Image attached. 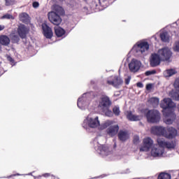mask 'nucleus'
<instances>
[{
    "instance_id": "e433bc0d",
    "label": "nucleus",
    "mask_w": 179,
    "mask_h": 179,
    "mask_svg": "<svg viewBox=\"0 0 179 179\" xmlns=\"http://www.w3.org/2000/svg\"><path fill=\"white\" fill-rule=\"evenodd\" d=\"M173 51L179 52V41L175 43V45L173 46Z\"/></svg>"
},
{
    "instance_id": "de8ad7c7",
    "label": "nucleus",
    "mask_w": 179,
    "mask_h": 179,
    "mask_svg": "<svg viewBox=\"0 0 179 179\" xmlns=\"http://www.w3.org/2000/svg\"><path fill=\"white\" fill-rule=\"evenodd\" d=\"M136 86H137V87L142 88V87H143V84L141 82H138L136 83Z\"/></svg>"
},
{
    "instance_id": "3c124183",
    "label": "nucleus",
    "mask_w": 179,
    "mask_h": 179,
    "mask_svg": "<svg viewBox=\"0 0 179 179\" xmlns=\"http://www.w3.org/2000/svg\"><path fill=\"white\" fill-rule=\"evenodd\" d=\"M79 100H80V99H79L78 100V103H77V106L79 107V103H80V101H79Z\"/></svg>"
},
{
    "instance_id": "473e14b6",
    "label": "nucleus",
    "mask_w": 179,
    "mask_h": 179,
    "mask_svg": "<svg viewBox=\"0 0 179 179\" xmlns=\"http://www.w3.org/2000/svg\"><path fill=\"white\" fill-rule=\"evenodd\" d=\"M27 17H29V15L26 13H22L20 15V19L21 22H24V20L27 19Z\"/></svg>"
},
{
    "instance_id": "7c9ffc66",
    "label": "nucleus",
    "mask_w": 179,
    "mask_h": 179,
    "mask_svg": "<svg viewBox=\"0 0 179 179\" xmlns=\"http://www.w3.org/2000/svg\"><path fill=\"white\" fill-rule=\"evenodd\" d=\"M172 98L173 100H176L177 101H179V90H176L172 94Z\"/></svg>"
},
{
    "instance_id": "49530a36",
    "label": "nucleus",
    "mask_w": 179,
    "mask_h": 179,
    "mask_svg": "<svg viewBox=\"0 0 179 179\" xmlns=\"http://www.w3.org/2000/svg\"><path fill=\"white\" fill-rule=\"evenodd\" d=\"M106 115H108V117H111L113 115V112L110 110H108L106 113Z\"/></svg>"
},
{
    "instance_id": "0eeeda50",
    "label": "nucleus",
    "mask_w": 179,
    "mask_h": 179,
    "mask_svg": "<svg viewBox=\"0 0 179 179\" xmlns=\"http://www.w3.org/2000/svg\"><path fill=\"white\" fill-rule=\"evenodd\" d=\"M153 146V140L150 137L145 138L143 140V146L140 148V152H149Z\"/></svg>"
},
{
    "instance_id": "4468645a",
    "label": "nucleus",
    "mask_w": 179,
    "mask_h": 179,
    "mask_svg": "<svg viewBox=\"0 0 179 179\" xmlns=\"http://www.w3.org/2000/svg\"><path fill=\"white\" fill-rule=\"evenodd\" d=\"M17 33L20 38H26L27 33H29V29H27V27L24 24H21L17 28Z\"/></svg>"
},
{
    "instance_id": "f8f14e48",
    "label": "nucleus",
    "mask_w": 179,
    "mask_h": 179,
    "mask_svg": "<svg viewBox=\"0 0 179 179\" xmlns=\"http://www.w3.org/2000/svg\"><path fill=\"white\" fill-rule=\"evenodd\" d=\"M42 30L43 35L47 38H52V29L51 27H48L47 24L43 23L42 24Z\"/></svg>"
},
{
    "instance_id": "6e6552de",
    "label": "nucleus",
    "mask_w": 179,
    "mask_h": 179,
    "mask_svg": "<svg viewBox=\"0 0 179 179\" xmlns=\"http://www.w3.org/2000/svg\"><path fill=\"white\" fill-rule=\"evenodd\" d=\"M166 128L163 126H154L151 128V132L157 136H164L165 138Z\"/></svg>"
},
{
    "instance_id": "7ed1b4c3",
    "label": "nucleus",
    "mask_w": 179,
    "mask_h": 179,
    "mask_svg": "<svg viewBox=\"0 0 179 179\" xmlns=\"http://www.w3.org/2000/svg\"><path fill=\"white\" fill-rule=\"evenodd\" d=\"M48 17L50 23L55 26H59L62 22V18H61V16L54 11L48 13Z\"/></svg>"
},
{
    "instance_id": "9d476101",
    "label": "nucleus",
    "mask_w": 179,
    "mask_h": 179,
    "mask_svg": "<svg viewBox=\"0 0 179 179\" xmlns=\"http://www.w3.org/2000/svg\"><path fill=\"white\" fill-rule=\"evenodd\" d=\"M178 135V131L173 127H168L165 132L166 139H174Z\"/></svg>"
},
{
    "instance_id": "4be33fe9",
    "label": "nucleus",
    "mask_w": 179,
    "mask_h": 179,
    "mask_svg": "<svg viewBox=\"0 0 179 179\" xmlns=\"http://www.w3.org/2000/svg\"><path fill=\"white\" fill-rule=\"evenodd\" d=\"M123 81L121 78L118 76H115L113 78V84H114V87H118V86H121L122 85Z\"/></svg>"
},
{
    "instance_id": "bb28decb",
    "label": "nucleus",
    "mask_w": 179,
    "mask_h": 179,
    "mask_svg": "<svg viewBox=\"0 0 179 179\" xmlns=\"http://www.w3.org/2000/svg\"><path fill=\"white\" fill-rule=\"evenodd\" d=\"M158 179H171V175L168 173L162 172L158 176Z\"/></svg>"
},
{
    "instance_id": "c03bdc74",
    "label": "nucleus",
    "mask_w": 179,
    "mask_h": 179,
    "mask_svg": "<svg viewBox=\"0 0 179 179\" xmlns=\"http://www.w3.org/2000/svg\"><path fill=\"white\" fill-rule=\"evenodd\" d=\"M13 40L14 41H16V43H19V36H16V35L13 36Z\"/></svg>"
},
{
    "instance_id": "9b49d317",
    "label": "nucleus",
    "mask_w": 179,
    "mask_h": 179,
    "mask_svg": "<svg viewBox=\"0 0 179 179\" xmlns=\"http://www.w3.org/2000/svg\"><path fill=\"white\" fill-rule=\"evenodd\" d=\"M129 69L130 72H138V70L141 69V62L133 59L129 64Z\"/></svg>"
},
{
    "instance_id": "603ef678",
    "label": "nucleus",
    "mask_w": 179,
    "mask_h": 179,
    "mask_svg": "<svg viewBox=\"0 0 179 179\" xmlns=\"http://www.w3.org/2000/svg\"><path fill=\"white\" fill-rule=\"evenodd\" d=\"M117 147V144L115 143L114 145V148H116Z\"/></svg>"
},
{
    "instance_id": "393cba45",
    "label": "nucleus",
    "mask_w": 179,
    "mask_h": 179,
    "mask_svg": "<svg viewBox=\"0 0 179 179\" xmlns=\"http://www.w3.org/2000/svg\"><path fill=\"white\" fill-rule=\"evenodd\" d=\"M177 72H176V70L171 69H168L164 71V76L166 78H170V76H173V75H176Z\"/></svg>"
},
{
    "instance_id": "79ce46f5",
    "label": "nucleus",
    "mask_w": 179,
    "mask_h": 179,
    "mask_svg": "<svg viewBox=\"0 0 179 179\" xmlns=\"http://www.w3.org/2000/svg\"><path fill=\"white\" fill-rule=\"evenodd\" d=\"M106 83L108 85H109L110 86H113V87H114V80H108Z\"/></svg>"
},
{
    "instance_id": "20e7f679",
    "label": "nucleus",
    "mask_w": 179,
    "mask_h": 179,
    "mask_svg": "<svg viewBox=\"0 0 179 179\" xmlns=\"http://www.w3.org/2000/svg\"><path fill=\"white\" fill-rule=\"evenodd\" d=\"M111 104H112V102H111V100H110V97L107 96V95H103L99 99V103L98 107H99L102 110H108Z\"/></svg>"
},
{
    "instance_id": "412c9836",
    "label": "nucleus",
    "mask_w": 179,
    "mask_h": 179,
    "mask_svg": "<svg viewBox=\"0 0 179 179\" xmlns=\"http://www.w3.org/2000/svg\"><path fill=\"white\" fill-rule=\"evenodd\" d=\"M55 33L57 37H62L66 33L65 29L62 27H55Z\"/></svg>"
},
{
    "instance_id": "c9c22d12",
    "label": "nucleus",
    "mask_w": 179,
    "mask_h": 179,
    "mask_svg": "<svg viewBox=\"0 0 179 179\" xmlns=\"http://www.w3.org/2000/svg\"><path fill=\"white\" fill-rule=\"evenodd\" d=\"M133 143H134V145H138V143H139V136H134Z\"/></svg>"
},
{
    "instance_id": "c85d7f7f",
    "label": "nucleus",
    "mask_w": 179,
    "mask_h": 179,
    "mask_svg": "<svg viewBox=\"0 0 179 179\" xmlns=\"http://www.w3.org/2000/svg\"><path fill=\"white\" fill-rule=\"evenodd\" d=\"M55 13H57V15H64V8H62V7L59 6H56L55 7Z\"/></svg>"
},
{
    "instance_id": "09e8293b",
    "label": "nucleus",
    "mask_w": 179,
    "mask_h": 179,
    "mask_svg": "<svg viewBox=\"0 0 179 179\" xmlns=\"http://www.w3.org/2000/svg\"><path fill=\"white\" fill-rule=\"evenodd\" d=\"M3 29H5V26L4 25H0V31H2V30H3Z\"/></svg>"
},
{
    "instance_id": "b1692460",
    "label": "nucleus",
    "mask_w": 179,
    "mask_h": 179,
    "mask_svg": "<svg viewBox=\"0 0 179 179\" xmlns=\"http://www.w3.org/2000/svg\"><path fill=\"white\" fill-rule=\"evenodd\" d=\"M160 38L164 43H169V41H170V38H169V34H167V32H164L161 34Z\"/></svg>"
},
{
    "instance_id": "4c0bfd02",
    "label": "nucleus",
    "mask_w": 179,
    "mask_h": 179,
    "mask_svg": "<svg viewBox=\"0 0 179 179\" xmlns=\"http://www.w3.org/2000/svg\"><path fill=\"white\" fill-rule=\"evenodd\" d=\"M174 87L175 89H179V78H177L174 82Z\"/></svg>"
},
{
    "instance_id": "58836bf2",
    "label": "nucleus",
    "mask_w": 179,
    "mask_h": 179,
    "mask_svg": "<svg viewBox=\"0 0 179 179\" xmlns=\"http://www.w3.org/2000/svg\"><path fill=\"white\" fill-rule=\"evenodd\" d=\"M3 19H13V15L10 14H6L3 16Z\"/></svg>"
},
{
    "instance_id": "6ab92c4d",
    "label": "nucleus",
    "mask_w": 179,
    "mask_h": 179,
    "mask_svg": "<svg viewBox=\"0 0 179 179\" xmlns=\"http://www.w3.org/2000/svg\"><path fill=\"white\" fill-rule=\"evenodd\" d=\"M0 43L2 45H8L10 44V39L6 35H1L0 36Z\"/></svg>"
},
{
    "instance_id": "f3484780",
    "label": "nucleus",
    "mask_w": 179,
    "mask_h": 179,
    "mask_svg": "<svg viewBox=\"0 0 179 179\" xmlns=\"http://www.w3.org/2000/svg\"><path fill=\"white\" fill-rule=\"evenodd\" d=\"M126 117L129 121H140L141 116L132 114V111L127 110Z\"/></svg>"
},
{
    "instance_id": "37998d69",
    "label": "nucleus",
    "mask_w": 179,
    "mask_h": 179,
    "mask_svg": "<svg viewBox=\"0 0 179 179\" xmlns=\"http://www.w3.org/2000/svg\"><path fill=\"white\" fill-rule=\"evenodd\" d=\"M152 87H153V85L152 84L146 85V90H152Z\"/></svg>"
},
{
    "instance_id": "dca6fc26",
    "label": "nucleus",
    "mask_w": 179,
    "mask_h": 179,
    "mask_svg": "<svg viewBox=\"0 0 179 179\" xmlns=\"http://www.w3.org/2000/svg\"><path fill=\"white\" fill-rule=\"evenodd\" d=\"M118 139L121 141V142H125L129 139V134L127 131L120 130L117 134Z\"/></svg>"
},
{
    "instance_id": "a18cd8bd",
    "label": "nucleus",
    "mask_w": 179,
    "mask_h": 179,
    "mask_svg": "<svg viewBox=\"0 0 179 179\" xmlns=\"http://www.w3.org/2000/svg\"><path fill=\"white\" fill-rule=\"evenodd\" d=\"M129 82H131V77H128L125 79V85H129Z\"/></svg>"
},
{
    "instance_id": "5fc2aeb1",
    "label": "nucleus",
    "mask_w": 179,
    "mask_h": 179,
    "mask_svg": "<svg viewBox=\"0 0 179 179\" xmlns=\"http://www.w3.org/2000/svg\"><path fill=\"white\" fill-rule=\"evenodd\" d=\"M84 1H87V0H84Z\"/></svg>"
},
{
    "instance_id": "f704fd0d",
    "label": "nucleus",
    "mask_w": 179,
    "mask_h": 179,
    "mask_svg": "<svg viewBox=\"0 0 179 179\" xmlns=\"http://www.w3.org/2000/svg\"><path fill=\"white\" fill-rule=\"evenodd\" d=\"M156 73V70L147 71L145 73V76H150V75H155Z\"/></svg>"
},
{
    "instance_id": "a878e982",
    "label": "nucleus",
    "mask_w": 179,
    "mask_h": 179,
    "mask_svg": "<svg viewBox=\"0 0 179 179\" xmlns=\"http://www.w3.org/2000/svg\"><path fill=\"white\" fill-rule=\"evenodd\" d=\"M148 103L153 106V107H156L159 104V99L156 97H152L148 100Z\"/></svg>"
},
{
    "instance_id": "5701e85b",
    "label": "nucleus",
    "mask_w": 179,
    "mask_h": 179,
    "mask_svg": "<svg viewBox=\"0 0 179 179\" xmlns=\"http://www.w3.org/2000/svg\"><path fill=\"white\" fill-rule=\"evenodd\" d=\"M176 146H177V142L176 140H172L171 141H166L165 148H166V149H176Z\"/></svg>"
},
{
    "instance_id": "2f4dec72",
    "label": "nucleus",
    "mask_w": 179,
    "mask_h": 179,
    "mask_svg": "<svg viewBox=\"0 0 179 179\" xmlns=\"http://www.w3.org/2000/svg\"><path fill=\"white\" fill-rule=\"evenodd\" d=\"M98 150H99L101 153H103V152H106L108 150V148L104 145H101L98 147Z\"/></svg>"
},
{
    "instance_id": "72a5a7b5",
    "label": "nucleus",
    "mask_w": 179,
    "mask_h": 179,
    "mask_svg": "<svg viewBox=\"0 0 179 179\" xmlns=\"http://www.w3.org/2000/svg\"><path fill=\"white\" fill-rule=\"evenodd\" d=\"M6 2V6H10L12 5H14L15 1L13 0H5Z\"/></svg>"
},
{
    "instance_id": "aec40b11",
    "label": "nucleus",
    "mask_w": 179,
    "mask_h": 179,
    "mask_svg": "<svg viewBox=\"0 0 179 179\" xmlns=\"http://www.w3.org/2000/svg\"><path fill=\"white\" fill-rule=\"evenodd\" d=\"M157 143L155 145H157L159 148H162V149H164L166 148L167 141L164 138H157Z\"/></svg>"
},
{
    "instance_id": "ddd939ff",
    "label": "nucleus",
    "mask_w": 179,
    "mask_h": 179,
    "mask_svg": "<svg viewBox=\"0 0 179 179\" xmlns=\"http://www.w3.org/2000/svg\"><path fill=\"white\" fill-rule=\"evenodd\" d=\"M87 122L90 128H97L100 126V121H99V117L95 118L88 117L87 118Z\"/></svg>"
},
{
    "instance_id": "864d4df0",
    "label": "nucleus",
    "mask_w": 179,
    "mask_h": 179,
    "mask_svg": "<svg viewBox=\"0 0 179 179\" xmlns=\"http://www.w3.org/2000/svg\"><path fill=\"white\" fill-rule=\"evenodd\" d=\"M17 176H20V174H19V173H17Z\"/></svg>"
},
{
    "instance_id": "a19ab883",
    "label": "nucleus",
    "mask_w": 179,
    "mask_h": 179,
    "mask_svg": "<svg viewBox=\"0 0 179 179\" xmlns=\"http://www.w3.org/2000/svg\"><path fill=\"white\" fill-rule=\"evenodd\" d=\"M7 59L8 61H9V62H11V64H13L15 62V59H13V58H12V57L10 56H8Z\"/></svg>"
},
{
    "instance_id": "1a4fd4ad",
    "label": "nucleus",
    "mask_w": 179,
    "mask_h": 179,
    "mask_svg": "<svg viewBox=\"0 0 179 179\" xmlns=\"http://www.w3.org/2000/svg\"><path fill=\"white\" fill-rule=\"evenodd\" d=\"M164 153V148H159L158 145L155 144L151 150V156L153 157H160Z\"/></svg>"
},
{
    "instance_id": "a211bd4d",
    "label": "nucleus",
    "mask_w": 179,
    "mask_h": 179,
    "mask_svg": "<svg viewBox=\"0 0 179 179\" xmlns=\"http://www.w3.org/2000/svg\"><path fill=\"white\" fill-rule=\"evenodd\" d=\"M138 48H139L141 52L143 54L145 51L149 50V43L148 42H141L137 45Z\"/></svg>"
},
{
    "instance_id": "c756f323",
    "label": "nucleus",
    "mask_w": 179,
    "mask_h": 179,
    "mask_svg": "<svg viewBox=\"0 0 179 179\" xmlns=\"http://www.w3.org/2000/svg\"><path fill=\"white\" fill-rule=\"evenodd\" d=\"M113 113L116 115V117H118L120 114H121V111L120 110V107L114 106L113 108Z\"/></svg>"
},
{
    "instance_id": "2eb2a0df",
    "label": "nucleus",
    "mask_w": 179,
    "mask_h": 179,
    "mask_svg": "<svg viewBox=\"0 0 179 179\" xmlns=\"http://www.w3.org/2000/svg\"><path fill=\"white\" fill-rule=\"evenodd\" d=\"M118 131H120V126H118V124H115V125L109 127L106 129V134H108L109 136L113 137V136H115V135L118 134Z\"/></svg>"
},
{
    "instance_id": "39448f33",
    "label": "nucleus",
    "mask_w": 179,
    "mask_h": 179,
    "mask_svg": "<svg viewBox=\"0 0 179 179\" xmlns=\"http://www.w3.org/2000/svg\"><path fill=\"white\" fill-rule=\"evenodd\" d=\"M158 54L159 55V57L162 61H169V59H170L173 55L171 50H170L169 48H163L159 49L158 50Z\"/></svg>"
},
{
    "instance_id": "423d86ee",
    "label": "nucleus",
    "mask_w": 179,
    "mask_h": 179,
    "mask_svg": "<svg viewBox=\"0 0 179 179\" xmlns=\"http://www.w3.org/2000/svg\"><path fill=\"white\" fill-rule=\"evenodd\" d=\"M162 61L163 60L158 52L157 53H152L150 58V65L152 68H155V66L160 65Z\"/></svg>"
},
{
    "instance_id": "f03ea898",
    "label": "nucleus",
    "mask_w": 179,
    "mask_h": 179,
    "mask_svg": "<svg viewBox=\"0 0 179 179\" xmlns=\"http://www.w3.org/2000/svg\"><path fill=\"white\" fill-rule=\"evenodd\" d=\"M145 116L150 124H159L162 120V114L156 109L148 110Z\"/></svg>"
},
{
    "instance_id": "ea45409f",
    "label": "nucleus",
    "mask_w": 179,
    "mask_h": 179,
    "mask_svg": "<svg viewBox=\"0 0 179 179\" xmlns=\"http://www.w3.org/2000/svg\"><path fill=\"white\" fill-rule=\"evenodd\" d=\"M32 6L33 8H38V6H40V3L38 1H34L32 3Z\"/></svg>"
},
{
    "instance_id": "cd10ccee",
    "label": "nucleus",
    "mask_w": 179,
    "mask_h": 179,
    "mask_svg": "<svg viewBox=\"0 0 179 179\" xmlns=\"http://www.w3.org/2000/svg\"><path fill=\"white\" fill-rule=\"evenodd\" d=\"M41 177H44L45 178H50V179H59L58 176H56L50 173H43Z\"/></svg>"
},
{
    "instance_id": "f257e3e1",
    "label": "nucleus",
    "mask_w": 179,
    "mask_h": 179,
    "mask_svg": "<svg viewBox=\"0 0 179 179\" xmlns=\"http://www.w3.org/2000/svg\"><path fill=\"white\" fill-rule=\"evenodd\" d=\"M161 108L165 110L164 112V122L166 124V125H171L176 119L177 118V115L176 113L171 109L169 108H174L176 107V103L173 102V100L170 98L164 99L163 101L160 104Z\"/></svg>"
},
{
    "instance_id": "8fccbe9b",
    "label": "nucleus",
    "mask_w": 179,
    "mask_h": 179,
    "mask_svg": "<svg viewBox=\"0 0 179 179\" xmlns=\"http://www.w3.org/2000/svg\"><path fill=\"white\" fill-rule=\"evenodd\" d=\"M85 122H86V120H85V121H84V124H83V128H85V129H86V128H87V127H86V126H85Z\"/></svg>"
}]
</instances>
